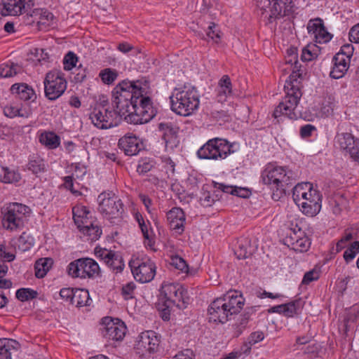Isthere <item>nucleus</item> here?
<instances>
[{
    "label": "nucleus",
    "instance_id": "obj_1",
    "mask_svg": "<svg viewBox=\"0 0 359 359\" xmlns=\"http://www.w3.org/2000/svg\"><path fill=\"white\" fill-rule=\"evenodd\" d=\"M147 81L123 80L111 92V105L118 109L121 118L134 125L144 124L156 114V110L147 95Z\"/></svg>",
    "mask_w": 359,
    "mask_h": 359
},
{
    "label": "nucleus",
    "instance_id": "obj_2",
    "mask_svg": "<svg viewBox=\"0 0 359 359\" xmlns=\"http://www.w3.org/2000/svg\"><path fill=\"white\" fill-rule=\"evenodd\" d=\"M263 183L273 190L272 198L278 201L292 192L290 177L283 167L269 163L262 172Z\"/></svg>",
    "mask_w": 359,
    "mask_h": 359
},
{
    "label": "nucleus",
    "instance_id": "obj_3",
    "mask_svg": "<svg viewBox=\"0 0 359 359\" xmlns=\"http://www.w3.org/2000/svg\"><path fill=\"white\" fill-rule=\"evenodd\" d=\"M170 99L171 109L183 116L192 114L200 104V95L195 87L184 86L181 90H175Z\"/></svg>",
    "mask_w": 359,
    "mask_h": 359
},
{
    "label": "nucleus",
    "instance_id": "obj_4",
    "mask_svg": "<svg viewBox=\"0 0 359 359\" xmlns=\"http://www.w3.org/2000/svg\"><path fill=\"white\" fill-rule=\"evenodd\" d=\"M3 226L11 231L21 230L24 228L31 215L29 206L19 203H11L2 211Z\"/></svg>",
    "mask_w": 359,
    "mask_h": 359
},
{
    "label": "nucleus",
    "instance_id": "obj_5",
    "mask_svg": "<svg viewBox=\"0 0 359 359\" xmlns=\"http://www.w3.org/2000/svg\"><path fill=\"white\" fill-rule=\"evenodd\" d=\"M107 105V101L96 104L89 114L91 123L99 129L104 130L117 126L122 120L118 109L113 106L112 109H109Z\"/></svg>",
    "mask_w": 359,
    "mask_h": 359
},
{
    "label": "nucleus",
    "instance_id": "obj_6",
    "mask_svg": "<svg viewBox=\"0 0 359 359\" xmlns=\"http://www.w3.org/2000/svg\"><path fill=\"white\" fill-rule=\"evenodd\" d=\"M233 145L225 139L215 137L209 140L198 151L197 156L200 159H224L233 152Z\"/></svg>",
    "mask_w": 359,
    "mask_h": 359
},
{
    "label": "nucleus",
    "instance_id": "obj_7",
    "mask_svg": "<svg viewBox=\"0 0 359 359\" xmlns=\"http://www.w3.org/2000/svg\"><path fill=\"white\" fill-rule=\"evenodd\" d=\"M161 295L164 299L163 306H176L180 309H185L189 298L187 290L179 283H167L162 285Z\"/></svg>",
    "mask_w": 359,
    "mask_h": 359
},
{
    "label": "nucleus",
    "instance_id": "obj_8",
    "mask_svg": "<svg viewBox=\"0 0 359 359\" xmlns=\"http://www.w3.org/2000/svg\"><path fill=\"white\" fill-rule=\"evenodd\" d=\"M68 274L72 278H95L100 275V268L93 259L85 257L72 262L67 267Z\"/></svg>",
    "mask_w": 359,
    "mask_h": 359
},
{
    "label": "nucleus",
    "instance_id": "obj_9",
    "mask_svg": "<svg viewBox=\"0 0 359 359\" xmlns=\"http://www.w3.org/2000/svg\"><path fill=\"white\" fill-rule=\"evenodd\" d=\"M257 4L264 10L262 15L271 23L273 19L289 15L292 10V0H256Z\"/></svg>",
    "mask_w": 359,
    "mask_h": 359
},
{
    "label": "nucleus",
    "instance_id": "obj_10",
    "mask_svg": "<svg viewBox=\"0 0 359 359\" xmlns=\"http://www.w3.org/2000/svg\"><path fill=\"white\" fill-rule=\"evenodd\" d=\"M98 210L108 219L121 217L123 212V204L112 192H102L97 198Z\"/></svg>",
    "mask_w": 359,
    "mask_h": 359
},
{
    "label": "nucleus",
    "instance_id": "obj_11",
    "mask_svg": "<svg viewBox=\"0 0 359 359\" xmlns=\"http://www.w3.org/2000/svg\"><path fill=\"white\" fill-rule=\"evenodd\" d=\"M45 96L50 100L59 98L67 89V81L57 71L46 74L43 81Z\"/></svg>",
    "mask_w": 359,
    "mask_h": 359
},
{
    "label": "nucleus",
    "instance_id": "obj_12",
    "mask_svg": "<svg viewBox=\"0 0 359 359\" xmlns=\"http://www.w3.org/2000/svg\"><path fill=\"white\" fill-rule=\"evenodd\" d=\"M135 279L140 283L152 280L156 274V265L150 259H133L129 262Z\"/></svg>",
    "mask_w": 359,
    "mask_h": 359
},
{
    "label": "nucleus",
    "instance_id": "obj_13",
    "mask_svg": "<svg viewBox=\"0 0 359 359\" xmlns=\"http://www.w3.org/2000/svg\"><path fill=\"white\" fill-rule=\"evenodd\" d=\"M334 144L341 150L350 155L353 161L359 163V140L355 139L351 133H338L334 138Z\"/></svg>",
    "mask_w": 359,
    "mask_h": 359
},
{
    "label": "nucleus",
    "instance_id": "obj_14",
    "mask_svg": "<svg viewBox=\"0 0 359 359\" xmlns=\"http://www.w3.org/2000/svg\"><path fill=\"white\" fill-rule=\"evenodd\" d=\"M309 194L307 199L301 201L300 198H293V201L299 208V210L304 215L313 217L316 216L321 209L322 196L320 192L314 191Z\"/></svg>",
    "mask_w": 359,
    "mask_h": 359
},
{
    "label": "nucleus",
    "instance_id": "obj_15",
    "mask_svg": "<svg viewBox=\"0 0 359 359\" xmlns=\"http://www.w3.org/2000/svg\"><path fill=\"white\" fill-rule=\"evenodd\" d=\"M285 83L284 85V90L286 93L285 102H280L278 106L273 111V116L275 118H291L292 109H291V97L292 95L290 91L292 90V73L289 74L285 79Z\"/></svg>",
    "mask_w": 359,
    "mask_h": 359
},
{
    "label": "nucleus",
    "instance_id": "obj_16",
    "mask_svg": "<svg viewBox=\"0 0 359 359\" xmlns=\"http://www.w3.org/2000/svg\"><path fill=\"white\" fill-rule=\"evenodd\" d=\"M160 337L154 331L148 330L142 332L137 342V348L142 350L143 354H152L158 351Z\"/></svg>",
    "mask_w": 359,
    "mask_h": 359
},
{
    "label": "nucleus",
    "instance_id": "obj_17",
    "mask_svg": "<svg viewBox=\"0 0 359 359\" xmlns=\"http://www.w3.org/2000/svg\"><path fill=\"white\" fill-rule=\"evenodd\" d=\"M95 250L96 255L104 260L111 270L116 273H120L123 270L125 265L122 257L118 253L105 248H96Z\"/></svg>",
    "mask_w": 359,
    "mask_h": 359
},
{
    "label": "nucleus",
    "instance_id": "obj_18",
    "mask_svg": "<svg viewBox=\"0 0 359 359\" xmlns=\"http://www.w3.org/2000/svg\"><path fill=\"white\" fill-rule=\"evenodd\" d=\"M116 323L114 322L110 318H105L104 323L106 324L104 330L102 332L103 336L109 340L119 341L123 339L126 334V327L123 322L116 319Z\"/></svg>",
    "mask_w": 359,
    "mask_h": 359
},
{
    "label": "nucleus",
    "instance_id": "obj_19",
    "mask_svg": "<svg viewBox=\"0 0 359 359\" xmlns=\"http://www.w3.org/2000/svg\"><path fill=\"white\" fill-rule=\"evenodd\" d=\"M221 297L215 299L209 306L208 313L210 318L221 323H224L232 316L228 311L226 303Z\"/></svg>",
    "mask_w": 359,
    "mask_h": 359
},
{
    "label": "nucleus",
    "instance_id": "obj_20",
    "mask_svg": "<svg viewBox=\"0 0 359 359\" xmlns=\"http://www.w3.org/2000/svg\"><path fill=\"white\" fill-rule=\"evenodd\" d=\"M160 130L163 132V140L167 151H173L179 145L180 140L177 137L179 128L171 123H161L158 125Z\"/></svg>",
    "mask_w": 359,
    "mask_h": 359
},
{
    "label": "nucleus",
    "instance_id": "obj_21",
    "mask_svg": "<svg viewBox=\"0 0 359 359\" xmlns=\"http://www.w3.org/2000/svg\"><path fill=\"white\" fill-rule=\"evenodd\" d=\"M118 148L127 156H135L143 149L142 141L135 135H126L118 140Z\"/></svg>",
    "mask_w": 359,
    "mask_h": 359
},
{
    "label": "nucleus",
    "instance_id": "obj_22",
    "mask_svg": "<svg viewBox=\"0 0 359 359\" xmlns=\"http://www.w3.org/2000/svg\"><path fill=\"white\" fill-rule=\"evenodd\" d=\"M309 33L314 35L316 42L319 43H325L329 42L332 35L329 33L320 18L311 20L307 27Z\"/></svg>",
    "mask_w": 359,
    "mask_h": 359
},
{
    "label": "nucleus",
    "instance_id": "obj_23",
    "mask_svg": "<svg viewBox=\"0 0 359 359\" xmlns=\"http://www.w3.org/2000/svg\"><path fill=\"white\" fill-rule=\"evenodd\" d=\"M226 303L228 311L231 316L238 314L245 304L242 294L237 291H230L221 297Z\"/></svg>",
    "mask_w": 359,
    "mask_h": 359
},
{
    "label": "nucleus",
    "instance_id": "obj_24",
    "mask_svg": "<svg viewBox=\"0 0 359 359\" xmlns=\"http://www.w3.org/2000/svg\"><path fill=\"white\" fill-rule=\"evenodd\" d=\"M293 234L294 235L293 236V252L295 255L299 253L304 256V253L311 247V240L304 232L301 231V229L298 225L293 228Z\"/></svg>",
    "mask_w": 359,
    "mask_h": 359
},
{
    "label": "nucleus",
    "instance_id": "obj_25",
    "mask_svg": "<svg viewBox=\"0 0 359 359\" xmlns=\"http://www.w3.org/2000/svg\"><path fill=\"white\" fill-rule=\"evenodd\" d=\"M234 95L233 86L230 77L228 75H224L219 80L216 88V100L218 102L224 103L228 98Z\"/></svg>",
    "mask_w": 359,
    "mask_h": 359
},
{
    "label": "nucleus",
    "instance_id": "obj_26",
    "mask_svg": "<svg viewBox=\"0 0 359 359\" xmlns=\"http://www.w3.org/2000/svg\"><path fill=\"white\" fill-rule=\"evenodd\" d=\"M170 228L181 234L184 230L185 214L180 208H173L167 213Z\"/></svg>",
    "mask_w": 359,
    "mask_h": 359
},
{
    "label": "nucleus",
    "instance_id": "obj_27",
    "mask_svg": "<svg viewBox=\"0 0 359 359\" xmlns=\"http://www.w3.org/2000/svg\"><path fill=\"white\" fill-rule=\"evenodd\" d=\"M332 62L333 67L330 74V76L335 79L342 78L349 68L351 60L347 56L336 54Z\"/></svg>",
    "mask_w": 359,
    "mask_h": 359
},
{
    "label": "nucleus",
    "instance_id": "obj_28",
    "mask_svg": "<svg viewBox=\"0 0 359 359\" xmlns=\"http://www.w3.org/2000/svg\"><path fill=\"white\" fill-rule=\"evenodd\" d=\"M257 245L251 243V240L248 237H242L237 241L235 249V255L239 259H246L255 252Z\"/></svg>",
    "mask_w": 359,
    "mask_h": 359
},
{
    "label": "nucleus",
    "instance_id": "obj_29",
    "mask_svg": "<svg viewBox=\"0 0 359 359\" xmlns=\"http://www.w3.org/2000/svg\"><path fill=\"white\" fill-rule=\"evenodd\" d=\"M22 179L21 174L17 169L6 166L1 167L0 182L4 184H17Z\"/></svg>",
    "mask_w": 359,
    "mask_h": 359
},
{
    "label": "nucleus",
    "instance_id": "obj_30",
    "mask_svg": "<svg viewBox=\"0 0 359 359\" xmlns=\"http://www.w3.org/2000/svg\"><path fill=\"white\" fill-rule=\"evenodd\" d=\"M19 343L11 339H0V359H12L11 350H18Z\"/></svg>",
    "mask_w": 359,
    "mask_h": 359
},
{
    "label": "nucleus",
    "instance_id": "obj_31",
    "mask_svg": "<svg viewBox=\"0 0 359 359\" xmlns=\"http://www.w3.org/2000/svg\"><path fill=\"white\" fill-rule=\"evenodd\" d=\"M11 93L16 95L20 100L27 101L31 100L34 96V92L25 83H15L11 88Z\"/></svg>",
    "mask_w": 359,
    "mask_h": 359
},
{
    "label": "nucleus",
    "instance_id": "obj_32",
    "mask_svg": "<svg viewBox=\"0 0 359 359\" xmlns=\"http://www.w3.org/2000/svg\"><path fill=\"white\" fill-rule=\"evenodd\" d=\"M311 191H318V190L313 189L311 183L307 182L298 183L293 187V198L307 199Z\"/></svg>",
    "mask_w": 359,
    "mask_h": 359
},
{
    "label": "nucleus",
    "instance_id": "obj_33",
    "mask_svg": "<svg viewBox=\"0 0 359 359\" xmlns=\"http://www.w3.org/2000/svg\"><path fill=\"white\" fill-rule=\"evenodd\" d=\"M53 264L51 258L46 257L38 259L34 266L35 276L38 278H43Z\"/></svg>",
    "mask_w": 359,
    "mask_h": 359
},
{
    "label": "nucleus",
    "instance_id": "obj_34",
    "mask_svg": "<svg viewBox=\"0 0 359 359\" xmlns=\"http://www.w3.org/2000/svg\"><path fill=\"white\" fill-rule=\"evenodd\" d=\"M39 142L50 149H56L60 144V138L53 132H45L39 137Z\"/></svg>",
    "mask_w": 359,
    "mask_h": 359
},
{
    "label": "nucleus",
    "instance_id": "obj_35",
    "mask_svg": "<svg viewBox=\"0 0 359 359\" xmlns=\"http://www.w3.org/2000/svg\"><path fill=\"white\" fill-rule=\"evenodd\" d=\"M91 301L88 291L84 289H75L73 294L72 304L78 307L90 305Z\"/></svg>",
    "mask_w": 359,
    "mask_h": 359
},
{
    "label": "nucleus",
    "instance_id": "obj_36",
    "mask_svg": "<svg viewBox=\"0 0 359 359\" xmlns=\"http://www.w3.org/2000/svg\"><path fill=\"white\" fill-rule=\"evenodd\" d=\"M320 52L319 47L314 43H309L302 48L301 60L304 62H310L316 59Z\"/></svg>",
    "mask_w": 359,
    "mask_h": 359
},
{
    "label": "nucleus",
    "instance_id": "obj_37",
    "mask_svg": "<svg viewBox=\"0 0 359 359\" xmlns=\"http://www.w3.org/2000/svg\"><path fill=\"white\" fill-rule=\"evenodd\" d=\"M27 169L36 175L46 170L44 161L38 156H32L27 165Z\"/></svg>",
    "mask_w": 359,
    "mask_h": 359
},
{
    "label": "nucleus",
    "instance_id": "obj_38",
    "mask_svg": "<svg viewBox=\"0 0 359 359\" xmlns=\"http://www.w3.org/2000/svg\"><path fill=\"white\" fill-rule=\"evenodd\" d=\"M140 228L144 238V244L149 247H152L154 245L155 241L150 222L147 221L146 223L144 220H142V224H140Z\"/></svg>",
    "mask_w": 359,
    "mask_h": 359
},
{
    "label": "nucleus",
    "instance_id": "obj_39",
    "mask_svg": "<svg viewBox=\"0 0 359 359\" xmlns=\"http://www.w3.org/2000/svg\"><path fill=\"white\" fill-rule=\"evenodd\" d=\"M353 233L346 231L344 235L337 241L335 246H333L330 251L332 255H336L346 248H348V243L353 239Z\"/></svg>",
    "mask_w": 359,
    "mask_h": 359
},
{
    "label": "nucleus",
    "instance_id": "obj_40",
    "mask_svg": "<svg viewBox=\"0 0 359 359\" xmlns=\"http://www.w3.org/2000/svg\"><path fill=\"white\" fill-rule=\"evenodd\" d=\"M73 219L76 225L83 223V219H86L90 214L86 206L76 205L72 209Z\"/></svg>",
    "mask_w": 359,
    "mask_h": 359
},
{
    "label": "nucleus",
    "instance_id": "obj_41",
    "mask_svg": "<svg viewBox=\"0 0 359 359\" xmlns=\"http://www.w3.org/2000/svg\"><path fill=\"white\" fill-rule=\"evenodd\" d=\"M20 70L21 67L17 64H2L0 65V77L8 78L13 76Z\"/></svg>",
    "mask_w": 359,
    "mask_h": 359
},
{
    "label": "nucleus",
    "instance_id": "obj_42",
    "mask_svg": "<svg viewBox=\"0 0 359 359\" xmlns=\"http://www.w3.org/2000/svg\"><path fill=\"white\" fill-rule=\"evenodd\" d=\"M202 39L205 40L211 39L215 43H218L221 39L220 32L218 26L214 22H211L208 27L205 34H202Z\"/></svg>",
    "mask_w": 359,
    "mask_h": 359
},
{
    "label": "nucleus",
    "instance_id": "obj_43",
    "mask_svg": "<svg viewBox=\"0 0 359 359\" xmlns=\"http://www.w3.org/2000/svg\"><path fill=\"white\" fill-rule=\"evenodd\" d=\"M17 245L21 251H27L34 245V238L23 232L18 238Z\"/></svg>",
    "mask_w": 359,
    "mask_h": 359
},
{
    "label": "nucleus",
    "instance_id": "obj_44",
    "mask_svg": "<svg viewBox=\"0 0 359 359\" xmlns=\"http://www.w3.org/2000/svg\"><path fill=\"white\" fill-rule=\"evenodd\" d=\"M16 298L21 302H26L35 299L38 292L31 288H20L16 291Z\"/></svg>",
    "mask_w": 359,
    "mask_h": 359
},
{
    "label": "nucleus",
    "instance_id": "obj_45",
    "mask_svg": "<svg viewBox=\"0 0 359 359\" xmlns=\"http://www.w3.org/2000/svg\"><path fill=\"white\" fill-rule=\"evenodd\" d=\"M99 76L105 84H111L118 76V72L116 69L106 68L100 71Z\"/></svg>",
    "mask_w": 359,
    "mask_h": 359
},
{
    "label": "nucleus",
    "instance_id": "obj_46",
    "mask_svg": "<svg viewBox=\"0 0 359 359\" xmlns=\"http://www.w3.org/2000/svg\"><path fill=\"white\" fill-rule=\"evenodd\" d=\"M359 252V241L350 243L344 253V259L346 263L351 262Z\"/></svg>",
    "mask_w": 359,
    "mask_h": 359
},
{
    "label": "nucleus",
    "instance_id": "obj_47",
    "mask_svg": "<svg viewBox=\"0 0 359 359\" xmlns=\"http://www.w3.org/2000/svg\"><path fill=\"white\" fill-rule=\"evenodd\" d=\"M81 232L84 234L88 236V240L92 241H97L102 234V230L97 225H92L91 226L88 227V226H86V229H83V231H81Z\"/></svg>",
    "mask_w": 359,
    "mask_h": 359
},
{
    "label": "nucleus",
    "instance_id": "obj_48",
    "mask_svg": "<svg viewBox=\"0 0 359 359\" xmlns=\"http://www.w3.org/2000/svg\"><path fill=\"white\" fill-rule=\"evenodd\" d=\"M292 302L283 304L278 306H272L269 309V313H278L285 317L292 316Z\"/></svg>",
    "mask_w": 359,
    "mask_h": 359
},
{
    "label": "nucleus",
    "instance_id": "obj_49",
    "mask_svg": "<svg viewBox=\"0 0 359 359\" xmlns=\"http://www.w3.org/2000/svg\"><path fill=\"white\" fill-rule=\"evenodd\" d=\"M306 76V67L299 64L298 61L296 60L293 63V83L295 81L297 83V79L304 80Z\"/></svg>",
    "mask_w": 359,
    "mask_h": 359
},
{
    "label": "nucleus",
    "instance_id": "obj_50",
    "mask_svg": "<svg viewBox=\"0 0 359 359\" xmlns=\"http://www.w3.org/2000/svg\"><path fill=\"white\" fill-rule=\"evenodd\" d=\"M154 166V163L150 158H144L140 161L137 167V172L140 175H144L150 171Z\"/></svg>",
    "mask_w": 359,
    "mask_h": 359
},
{
    "label": "nucleus",
    "instance_id": "obj_51",
    "mask_svg": "<svg viewBox=\"0 0 359 359\" xmlns=\"http://www.w3.org/2000/svg\"><path fill=\"white\" fill-rule=\"evenodd\" d=\"M34 14L31 15H39V23L45 25L53 20V15L47 10H36L33 11Z\"/></svg>",
    "mask_w": 359,
    "mask_h": 359
},
{
    "label": "nucleus",
    "instance_id": "obj_52",
    "mask_svg": "<svg viewBox=\"0 0 359 359\" xmlns=\"http://www.w3.org/2000/svg\"><path fill=\"white\" fill-rule=\"evenodd\" d=\"M78 61V57L75 53L72 51L68 52L63 60L64 69L65 70H71L73 67H76Z\"/></svg>",
    "mask_w": 359,
    "mask_h": 359
},
{
    "label": "nucleus",
    "instance_id": "obj_53",
    "mask_svg": "<svg viewBox=\"0 0 359 359\" xmlns=\"http://www.w3.org/2000/svg\"><path fill=\"white\" fill-rule=\"evenodd\" d=\"M256 311V309L255 307H248L245 309L243 314L240 316L238 320V326L240 329H243L246 327L251 316L254 314Z\"/></svg>",
    "mask_w": 359,
    "mask_h": 359
},
{
    "label": "nucleus",
    "instance_id": "obj_54",
    "mask_svg": "<svg viewBox=\"0 0 359 359\" xmlns=\"http://www.w3.org/2000/svg\"><path fill=\"white\" fill-rule=\"evenodd\" d=\"M171 264L174 266L176 269L180 270L182 272H184L186 273H189V267L185 262L182 257L179 256H175L172 258Z\"/></svg>",
    "mask_w": 359,
    "mask_h": 359
},
{
    "label": "nucleus",
    "instance_id": "obj_55",
    "mask_svg": "<svg viewBox=\"0 0 359 359\" xmlns=\"http://www.w3.org/2000/svg\"><path fill=\"white\" fill-rule=\"evenodd\" d=\"M135 289V284L133 282H130L123 285L122 287V295L125 299H129L133 298V294Z\"/></svg>",
    "mask_w": 359,
    "mask_h": 359
},
{
    "label": "nucleus",
    "instance_id": "obj_56",
    "mask_svg": "<svg viewBox=\"0 0 359 359\" xmlns=\"http://www.w3.org/2000/svg\"><path fill=\"white\" fill-rule=\"evenodd\" d=\"M354 48L351 43H346L341 47L339 52L337 55H342L343 56H347L348 59L351 60L353 55Z\"/></svg>",
    "mask_w": 359,
    "mask_h": 359
},
{
    "label": "nucleus",
    "instance_id": "obj_57",
    "mask_svg": "<svg viewBox=\"0 0 359 359\" xmlns=\"http://www.w3.org/2000/svg\"><path fill=\"white\" fill-rule=\"evenodd\" d=\"M333 112V104L332 102L327 101V103L323 104L321 110L318 112V116L321 118L328 117L332 115Z\"/></svg>",
    "mask_w": 359,
    "mask_h": 359
},
{
    "label": "nucleus",
    "instance_id": "obj_58",
    "mask_svg": "<svg viewBox=\"0 0 359 359\" xmlns=\"http://www.w3.org/2000/svg\"><path fill=\"white\" fill-rule=\"evenodd\" d=\"M319 278V273L316 270H311L306 272L302 279V283L303 284H309V283L318 280Z\"/></svg>",
    "mask_w": 359,
    "mask_h": 359
},
{
    "label": "nucleus",
    "instance_id": "obj_59",
    "mask_svg": "<svg viewBox=\"0 0 359 359\" xmlns=\"http://www.w3.org/2000/svg\"><path fill=\"white\" fill-rule=\"evenodd\" d=\"M264 338V335L262 331H256L250 334L248 338V341L249 344L254 345L262 341Z\"/></svg>",
    "mask_w": 359,
    "mask_h": 359
},
{
    "label": "nucleus",
    "instance_id": "obj_60",
    "mask_svg": "<svg viewBox=\"0 0 359 359\" xmlns=\"http://www.w3.org/2000/svg\"><path fill=\"white\" fill-rule=\"evenodd\" d=\"M316 130V127L311 124H306L300 128V136L302 138H307L311 136L312 133Z\"/></svg>",
    "mask_w": 359,
    "mask_h": 359
},
{
    "label": "nucleus",
    "instance_id": "obj_61",
    "mask_svg": "<svg viewBox=\"0 0 359 359\" xmlns=\"http://www.w3.org/2000/svg\"><path fill=\"white\" fill-rule=\"evenodd\" d=\"M75 289L73 288H62L60 291V296L62 299L69 301L72 303L73 299V294H74Z\"/></svg>",
    "mask_w": 359,
    "mask_h": 359
},
{
    "label": "nucleus",
    "instance_id": "obj_62",
    "mask_svg": "<svg viewBox=\"0 0 359 359\" xmlns=\"http://www.w3.org/2000/svg\"><path fill=\"white\" fill-rule=\"evenodd\" d=\"M64 186L67 189H69L71 191L72 194L74 195H80L81 193L75 190L74 189V182H73V177L72 176H66L64 177Z\"/></svg>",
    "mask_w": 359,
    "mask_h": 359
},
{
    "label": "nucleus",
    "instance_id": "obj_63",
    "mask_svg": "<svg viewBox=\"0 0 359 359\" xmlns=\"http://www.w3.org/2000/svg\"><path fill=\"white\" fill-rule=\"evenodd\" d=\"M349 39L351 42L359 43V23L350 29Z\"/></svg>",
    "mask_w": 359,
    "mask_h": 359
},
{
    "label": "nucleus",
    "instance_id": "obj_64",
    "mask_svg": "<svg viewBox=\"0 0 359 359\" xmlns=\"http://www.w3.org/2000/svg\"><path fill=\"white\" fill-rule=\"evenodd\" d=\"M251 194L250 191L247 188L235 187L233 196H238L240 198H248Z\"/></svg>",
    "mask_w": 359,
    "mask_h": 359
}]
</instances>
